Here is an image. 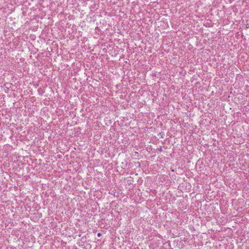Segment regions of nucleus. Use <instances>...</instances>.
<instances>
[{"label": "nucleus", "mask_w": 249, "mask_h": 249, "mask_svg": "<svg viewBox=\"0 0 249 249\" xmlns=\"http://www.w3.org/2000/svg\"><path fill=\"white\" fill-rule=\"evenodd\" d=\"M97 235L98 237H100L102 235V234L100 232H99L97 233Z\"/></svg>", "instance_id": "1"}, {"label": "nucleus", "mask_w": 249, "mask_h": 249, "mask_svg": "<svg viewBox=\"0 0 249 249\" xmlns=\"http://www.w3.org/2000/svg\"><path fill=\"white\" fill-rule=\"evenodd\" d=\"M81 234H79L78 235V237H81Z\"/></svg>", "instance_id": "2"}, {"label": "nucleus", "mask_w": 249, "mask_h": 249, "mask_svg": "<svg viewBox=\"0 0 249 249\" xmlns=\"http://www.w3.org/2000/svg\"><path fill=\"white\" fill-rule=\"evenodd\" d=\"M159 151H161V148H160L159 149Z\"/></svg>", "instance_id": "3"}]
</instances>
